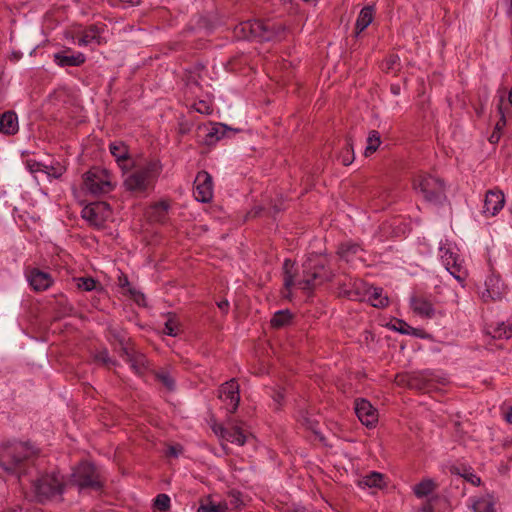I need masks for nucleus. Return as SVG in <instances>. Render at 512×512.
Listing matches in <instances>:
<instances>
[{
  "mask_svg": "<svg viewBox=\"0 0 512 512\" xmlns=\"http://www.w3.org/2000/svg\"><path fill=\"white\" fill-rule=\"evenodd\" d=\"M334 273L328 260L321 255H311L302 264V273L298 278L295 264L290 259L283 263V284L287 292L293 287L304 291H312L326 282L332 281Z\"/></svg>",
  "mask_w": 512,
  "mask_h": 512,
  "instance_id": "obj_1",
  "label": "nucleus"
},
{
  "mask_svg": "<svg viewBox=\"0 0 512 512\" xmlns=\"http://www.w3.org/2000/svg\"><path fill=\"white\" fill-rule=\"evenodd\" d=\"M34 450L27 443L7 442L0 445V468L19 480L32 466Z\"/></svg>",
  "mask_w": 512,
  "mask_h": 512,
  "instance_id": "obj_2",
  "label": "nucleus"
},
{
  "mask_svg": "<svg viewBox=\"0 0 512 512\" xmlns=\"http://www.w3.org/2000/svg\"><path fill=\"white\" fill-rule=\"evenodd\" d=\"M284 32L282 25H275L260 20L244 21L234 28V36L239 40H255L258 42L281 39Z\"/></svg>",
  "mask_w": 512,
  "mask_h": 512,
  "instance_id": "obj_3",
  "label": "nucleus"
},
{
  "mask_svg": "<svg viewBox=\"0 0 512 512\" xmlns=\"http://www.w3.org/2000/svg\"><path fill=\"white\" fill-rule=\"evenodd\" d=\"M162 170L158 160L147 162L144 166L135 169L124 180L125 188L130 192L142 193L155 182Z\"/></svg>",
  "mask_w": 512,
  "mask_h": 512,
  "instance_id": "obj_4",
  "label": "nucleus"
},
{
  "mask_svg": "<svg viewBox=\"0 0 512 512\" xmlns=\"http://www.w3.org/2000/svg\"><path fill=\"white\" fill-rule=\"evenodd\" d=\"M34 492L39 502L62 498L66 488L64 476L59 471L45 473L33 482Z\"/></svg>",
  "mask_w": 512,
  "mask_h": 512,
  "instance_id": "obj_5",
  "label": "nucleus"
},
{
  "mask_svg": "<svg viewBox=\"0 0 512 512\" xmlns=\"http://www.w3.org/2000/svg\"><path fill=\"white\" fill-rule=\"evenodd\" d=\"M70 483L77 486L79 490H100L103 487L96 466L89 461H81L73 468Z\"/></svg>",
  "mask_w": 512,
  "mask_h": 512,
  "instance_id": "obj_6",
  "label": "nucleus"
},
{
  "mask_svg": "<svg viewBox=\"0 0 512 512\" xmlns=\"http://www.w3.org/2000/svg\"><path fill=\"white\" fill-rule=\"evenodd\" d=\"M413 187L427 202L441 204L446 199L444 182L432 175H418L413 181Z\"/></svg>",
  "mask_w": 512,
  "mask_h": 512,
  "instance_id": "obj_7",
  "label": "nucleus"
},
{
  "mask_svg": "<svg viewBox=\"0 0 512 512\" xmlns=\"http://www.w3.org/2000/svg\"><path fill=\"white\" fill-rule=\"evenodd\" d=\"M83 184L85 189L94 196L107 194L113 189L109 174L99 167H93L84 174Z\"/></svg>",
  "mask_w": 512,
  "mask_h": 512,
  "instance_id": "obj_8",
  "label": "nucleus"
},
{
  "mask_svg": "<svg viewBox=\"0 0 512 512\" xmlns=\"http://www.w3.org/2000/svg\"><path fill=\"white\" fill-rule=\"evenodd\" d=\"M218 397L224 403L225 409L229 414L236 412L239 402V384L235 379H231L222 384L218 389Z\"/></svg>",
  "mask_w": 512,
  "mask_h": 512,
  "instance_id": "obj_9",
  "label": "nucleus"
},
{
  "mask_svg": "<svg viewBox=\"0 0 512 512\" xmlns=\"http://www.w3.org/2000/svg\"><path fill=\"white\" fill-rule=\"evenodd\" d=\"M110 212L109 204L106 202H94L86 205L82 211L81 216L90 225L95 227H102Z\"/></svg>",
  "mask_w": 512,
  "mask_h": 512,
  "instance_id": "obj_10",
  "label": "nucleus"
},
{
  "mask_svg": "<svg viewBox=\"0 0 512 512\" xmlns=\"http://www.w3.org/2000/svg\"><path fill=\"white\" fill-rule=\"evenodd\" d=\"M194 184L195 199L202 203L210 202L213 197V182L211 175L204 170L198 172Z\"/></svg>",
  "mask_w": 512,
  "mask_h": 512,
  "instance_id": "obj_11",
  "label": "nucleus"
},
{
  "mask_svg": "<svg viewBox=\"0 0 512 512\" xmlns=\"http://www.w3.org/2000/svg\"><path fill=\"white\" fill-rule=\"evenodd\" d=\"M213 432L222 440L243 446L246 442L245 432L238 426L232 425L231 427H224L222 424L212 425Z\"/></svg>",
  "mask_w": 512,
  "mask_h": 512,
  "instance_id": "obj_12",
  "label": "nucleus"
},
{
  "mask_svg": "<svg viewBox=\"0 0 512 512\" xmlns=\"http://www.w3.org/2000/svg\"><path fill=\"white\" fill-rule=\"evenodd\" d=\"M26 278L31 288L36 292H42L52 286L54 280L50 273L39 268H29L26 271Z\"/></svg>",
  "mask_w": 512,
  "mask_h": 512,
  "instance_id": "obj_13",
  "label": "nucleus"
},
{
  "mask_svg": "<svg viewBox=\"0 0 512 512\" xmlns=\"http://www.w3.org/2000/svg\"><path fill=\"white\" fill-rule=\"evenodd\" d=\"M355 413L358 419L367 427H372L378 421V412L372 404L365 399L355 401Z\"/></svg>",
  "mask_w": 512,
  "mask_h": 512,
  "instance_id": "obj_14",
  "label": "nucleus"
},
{
  "mask_svg": "<svg viewBox=\"0 0 512 512\" xmlns=\"http://www.w3.org/2000/svg\"><path fill=\"white\" fill-rule=\"evenodd\" d=\"M104 27L98 25H90L89 27L77 32L74 37V43L79 46L99 45L101 43V33Z\"/></svg>",
  "mask_w": 512,
  "mask_h": 512,
  "instance_id": "obj_15",
  "label": "nucleus"
},
{
  "mask_svg": "<svg viewBox=\"0 0 512 512\" xmlns=\"http://www.w3.org/2000/svg\"><path fill=\"white\" fill-rule=\"evenodd\" d=\"M505 197L500 190L487 191L484 199L483 213L486 216H495L504 206Z\"/></svg>",
  "mask_w": 512,
  "mask_h": 512,
  "instance_id": "obj_16",
  "label": "nucleus"
},
{
  "mask_svg": "<svg viewBox=\"0 0 512 512\" xmlns=\"http://www.w3.org/2000/svg\"><path fill=\"white\" fill-rule=\"evenodd\" d=\"M109 150L122 170H129L133 167V162L129 156V149L123 142H112L109 145Z\"/></svg>",
  "mask_w": 512,
  "mask_h": 512,
  "instance_id": "obj_17",
  "label": "nucleus"
},
{
  "mask_svg": "<svg viewBox=\"0 0 512 512\" xmlns=\"http://www.w3.org/2000/svg\"><path fill=\"white\" fill-rule=\"evenodd\" d=\"M121 356L130 364L136 374L143 375L148 370V359L143 353L130 347L126 353H121Z\"/></svg>",
  "mask_w": 512,
  "mask_h": 512,
  "instance_id": "obj_18",
  "label": "nucleus"
},
{
  "mask_svg": "<svg viewBox=\"0 0 512 512\" xmlns=\"http://www.w3.org/2000/svg\"><path fill=\"white\" fill-rule=\"evenodd\" d=\"M485 334L493 339H509L512 337V321L491 322L486 325Z\"/></svg>",
  "mask_w": 512,
  "mask_h": 512,
  "instance_id": "obj_19",
  "label": "nucleus"
},
{
  "mask_svg": "<svg viewBox=\"0 0 512 512\" xmlns=\"http://www.w3.org/2000/svg\"><path fill=\"white\" fill-rule=\"evenodd\" d=\"M411 307L417 315L423 318H432L435 315L433 304L424 297L414 296L411 298Z\"/></svg>",
  "mask_w": 512,
  "mask_h": 512,
  "instance_id": "obj_20",
  "label": "nucleus"
},
{
  "mask_svg": "<svg viewBox=\"0 0 512 512\" xmlns=\"http://www.w3.org/2000/svg\"><path fill=\"white\" fill-rule=\"evenodd\" d=\"M228 131L239 132V129H232L226 124L217 123L215 124L204 138V143L208 146L215 145L219 140L224 138Z\"/></svg>",
  "mask_w": 512,
  "mask_h": 512,
  "instance_id": "obj_21",
  "label": "nucleus"
},
{
  "mask_svg": "<svg viewBox=\"0 0 512 512\" xmlns=\"http://www.w3.org/2000/svg\"><path fill=\"white\" fill-rule=\"evenodd\" d=\"M18 131V118L16 113L7 111L0 117V132L6 135H13Z\"/></svg>",
  "mask_w": 512,
  "mask_h": 512,
  "instance_id": "obj_22",
  "label": "nucleus"
},
{
  "mask_svg": "<svg viewBox=\"0 0 512 512\" xmlns=\"http://www.w3.org/2000/svg\"><path fill=\"white\" fill-rule=\"evenodd\" d=\"M108 339L117 343L120 347L121 353H126L130 348V339L127 338L126 332L118 327H109L108 328Z\"/></svg>",
  "mask_w": 512,
  "mask_h": 512,
  "instance_id": "obj_23",
  "label": "nucleus"
},
{
  "mask_svg": "<svg viewBox=\"0 0 512 512\" xmlns=\"http://www.w3.org/2000/svg\"><path fill=\"white\" fill-rule=\"evenodd\" d=\"M365 296L370 301L371 305L376 308H384L388 306L389 299L383 295V289L379 287H368L365 291Z\"/></svg>",
  "mask_w": 512,
  "mask_h": 512,
  "instance_id": "obj_24",
  "label": "nucleus"
},
{
  "mask_svg": "<svg viewBox=\"0 0 512 512\" xmlns=\"http://www.w3.org/2000/svg\"><path fill=\"white\" fill-rule=\"evenodd\" d=\"M374 8L373 6H365L361 9L355 24L357 33L364 31L373 21Z\"/></svg>",
  "mask_w": 512,
  "mask_h": 512,
  "instance_id": "obj_25",
  "label": "nucleus"
},
{
  "mask_svg": "<svg viewBox=\"0 0 512 512\" xmlns=\"http://www.w3.org/2000/svg\"><path fill=\"white\" fill-rule=\"evenodd\" d=\"M360 250L361 247L359 244L349 241L340 244L337 253L341 259L348 262L351 260V257L356 255Z\"/></svg>",
  "mask_w": 512,
  "mask_h": 512,
  "instance_id": "obj_26",
  "label": "nucleus"
},
{
  "mask_svg": "<svg viewBox=\"0 0 512 512\" xmlns=\"http://www.w3.org/2000/svg\"><path fill=\"white\" fill-rule=\"evenodd\" d=\"M447 271L459 282L463 283L467 278V270L459 262L458 257L445 266Z\"/></svg>",
  "mask_w": 512,
  "mask_h": 512,
  "instance_id": "obj_27",
  "label": "nucleus"
},
{
  "mask_svg": "<svg viewBox=\"0 0 512 512\" xmlns=\"http://www.w3.org/2000/svg\"><path fill=\"white\" fill-rule=\"evenodd\" d=\"M436 487L437 485L432 479H423L421 482L414 486L413 491L418 498H422L431 494L436 489Z\"/></svg>",
  "mask_w": 512,
  "mask_h": 512,
  "instance_id": "obj_28",
  "label": "nucleus"
},
{
  "mask_svg": "<svg viewBox=\"0 0 512 512\" xmlns=\"http://www.w3.org/2000/svg\"><path fill=\"white\" fill-rule=\"evenodd\" d=\"M499 283H500V280L498 277L489 276L485 280L486 292L483 293V297L485 298L486 294H487V297H489L491 299H496V298L500 297Z\"/></svg>",
  "mask_w": 512,
  "mask_h": 512,
  "instance_id": "obj_29",
  "label": "nucleus"
},
{
  "mask_svg": "<svg viewBox=\"0 0 512 512\" xmlns=\"http://www.w3.org/2000/svg\"><path fill=\"white\" fill-rule=\"evenodd\" d=\"M439 252L442 262L445 266L450 265L451 261L458 257V255L454 252L452 244L447 240L440 243Z\"/></svg>",
  "mask_w": 512,
  "mask_h": 512,
  "instance_id": "obj_30",
  "label": "nucleus"
},
{
  "mask_svg": "<svg viewBox=\"0 0 512 512\" xmlns=\"http://www.w3.org/2000/svg\"><path fill=\"white\" fill-rule=\"evenodd\" d=\"M55 57L60 59L61 64H83L86 61V57L83 53L73 54L70 51L58 53Z\"/></svg>",
  "mask_w": 512,
  "mask_h": 512,
  "instance_id": "obj_31",
  "label": "nucleus"
},
{
  "mask_svg": "<svg viewBox=\"0 0 512 512\" xmlns=\"http://www.w3.org/2000/svg\"><path fill=\"white\" fill-rule=\"evenodd\" d=\"M292 314L289 310L277 311L270 320L271 326L274 328H281L290 323Z\"/></svg>",
  "mask_w": 512,
  "mask_h": 512,
  "instance_id": "obj_32",
  "label": "nucleus"
},
{
  "mask_svg": "<svg viewBox=\"0 0 512 512\" xmlns=\"http://www.w3.org/2000/svg\"><path fill=\"white\" fill-rule=\"evenodd\" d=\"M389 327L404 335H415L418 336V330L416 328L411 327L408 325L404 320L402 319H394L390 324Z\"/></svg>",
  "mask_w": 512,
  "mask_h": 512,
  "instance_id": "obj_33",
  "label": "nucleus"
},
{
  "mask_svg": "<svg viewBox=\"0 0 512 512\" xmlns=\"http://www.w3.org/2000/svg\"><path fill=\"white\" fill-rule=\"evenodd\" d=\"M180 332L179 321L175 314L169 313L164 324V333L169 336H177Z\"/></svg>",
  "mask_w": 512,
  "mask_h": 512,
  "instance_id": "obj_34",
  "label": "nucleus"
},
{
  "mask_svg": "<svg viewBox=\"0 0 512 512\" xmlns=\"http://www.w3.org/2000/svg\"><path fill=\"white\" fill-rule=\"evenodd\" d=\"M381 144L380 134L376 130H372L369 132L367 138V146L365 148V155L369 156L373 154Z\"/></svg>",
  "mask_w": 512,
  "mask_h": 512,
  "instance_id": "obj_35",
  "label": "nucleus"
},
{
  "mask_svg": "<svg viewBox=\"0 0 512 512\" xmlns=\"http://www.w3.org/2000/svg\"><path fill=\"white\" fill-rule=\"evenodd\" d=\"M407 384L411 389L426 390L429 387V380L423 375H412L408 378Z\"/></svg>",
  "mask_w": 512,
  "mask_h": 512,
  "instance_id": "obj_36",
  "label": "nucleus"
},
{
  "mask_svg": "<svg viewBox=\"0 0 512 512\" xmlns=\"http://www.w3.org/2000/svg\"><path fill=\"white\" fill-rule=\"evenodd\" d=\"M474 512H495L494 503L489 498H480L472 505Z\"/></svg>",
  "mask_w": 512,
  "mask_h": 512,
  "instance_id": "obj_37",
  "label": "nucleus"
},
{
  "mask_svg": "<svg viewBox=\"0 0 512 512\" xmlns=\"http://www.w3.org/2000/svg\"><path fill=\"white\" fill-rule=\"evenodd\" d=\"M78 289L83 291H92L97 289L98 281L92 277H79L75 278Z\"/></svg>",
  "mask_w": 512,
  "mask_h": 512,
  "instance_id": "obj_38",
  "label": "nucleus"
},
{
  "mask_svg": "<svg viewBox=\"0 0 512 512\" xmlns=\"http://www.w3.org/2000/svg\"><path fill=\"white\" fill-rule=\"evenodd\" d=\"M341 163L344 166L350 165L354 160V150L350 139L346 141V147L339 156Z\"/></svg>",
  "mask_w": 512,
  "mask_h": 512,
  "instance_id": "obj_39",
  "label": "nucleus"
},
{
  "mask_svg": "<svg viewBox=\"0 0 512 512\" xmlns=\"http://www.w3.org/2000/svg\"><path fill=\"white\" fill-rule=\"evenodd\" d=\"M227 504L226 503H213L208 501L207 503H202L197 512H226Z\"/></svg>",
  "mask_w": 512,
  "mask_h": 512,
  "instance_id": "obj_40",
  "label": "nucleus"
},
{
  "mask_svg": "<svg viewBox=\"0 0 512 512\" xmlns=\"http://www.w3.org/2000/svg\"><path fill=\"white\" fill-rule=\"evenodd\" d=\"M156 379L160 381L168 390H173L175 381L168 371L161 370L155 373Z\"/></svg>",
  "mask_w": 512,
  "mask_h": 512,
  "instance_id": "obj_41",
  "label": "nucleus"
},
{
  "mask_svg": "<svg viewBox=\"0 0 512 512\" xmlns=\"http://www.w3.org/2000/svg\"><path fill=\"white\" fill-rule=\"evenodd\" d=\"M153 213L155 215L156 220L164 221L169 209V204L165 201L159 202L155 204L153 207Z\"/></svg>",
  "mask_w": 512,
  "mask_h": 512,
  "instance_id": "obj_42",
  "label": "nucleus"
},
{
  "mask_svg": "<svg viewBox=\"0 0 512 512\" xmlns=\"http://www.w3.org/2000/svg\"><path fill=\"white\" fill-rule=\"evenodd\" d=\"M363 482L368 487H381L383 484V475L378 472H371L364 477Z\"/></svg>",
  "mask_w": 512,
  "mask_h": 512,
  "instance_id": "obj_43",
  "label": "nucleus"
},
{
  "mask_svg": "<svg viewBox=\"0 0 512 512\" xmlns=\"http://www.w3.org/2000/svg\"><path fill=\"white\" fill-rule=\"evenodd\" d=\"M94 359L95 361L103 364V365H106V366H109V365H115L116 364V361L111 359L110 356H109V352L107 349H103L101 351H98L95 355H94Z\"/></svg>",
  "mask_w": 512,
  "mask_h": 512,
  "instance_id": "obj_44",
  "label": "nucleus"
},
{
  "mask_svg": "<svg viewBox=\"0 0 512 512\" xmlns=\"http://www.w3.org/2000/svg\"><path fill=\"white\" fill-rule=\"evenodd\" d=\"M154 506L160 511H167L170 507V498L167 494H159L154 500Z\"/></svg>",
  "mask_w": 512,
  "mask_h": 512,
  "instance_id": "obj_45",
  "label": "nucleus"
},
{
  "mask_svg": "<svg viewBox=\"0 0 512 512\" xmlns=\"http://www.w3.org/2000/svg\"><path fill=\"white\" fill-rule=\"evenodd\" d=\"M66 91L65 90H56L55 92H53L52 94L49 95V102L52 104V105H59L60 102H64V98L66 97Z\"/></svg>",
  "mask_w": 512,
  "mask_h": 512,
  "instance_id": "obj_46",
  "label": "nucleus"
},
{
  "mask_svg": "<svg viewBox=\"0 0 512 512\" xmlns=\"http://www.w3.org/2000/svg\"><path fill=\"white\" fill-rule=\"evenodd\" d=\"M503 103H504V96H501L500 99H499V103L497 105V110H498V112H499V114L501 116L500 120L496 124V129L497 130L501 129L506 124L505 113H504V110H503Z\"/></svg>",
  "mask_w": 512,
  "mask_h": 512,
  "instance_id": "obj_47",
  "label": "nucleus"
},
{
  "mask_svg": "<svg viewBox=\"0 0 512 512\" xmlns=\"http://www.w3.org/2000/svg\"><path fill=\"white\" fill-rule=\"evenodd\" d=\"M301 423L304 426H306L307 429H309L315 433L317 432L316 429H317L318 422L315 419H312V418L308 417L307 415H303L301 418Z\"/></svg>",
  "mask_w": 512,
  "mask_h": 512,
  "instance_id": "obj_48",
  "label": "nucleus"
},
{
  "mask_svg": "<svg viewBox=\"0 0 512 512\" xmlns=\"http://www.w3.org/2000/svg\"><path fill=\"white\" fill-rule=\"evenodd\" d=\"M194 106H195L196 111L201 114H210L211 113V108L205 101H199Z\"/></svg>",
  "mask_w": 512,
  "mask_h": 512,
  "instance_id": "obj_49",
  "label": "nucleus"
},
{
  "mask_svg": "<svg viewBox=\"0 0 512 512\" xmlns=\"http://www.w3.org/2000/svg\"><path fill=\"white\" fill-rule=\"evenodd\" d=\"M181 453H182L181 446H170L168 449L167 455L172 456V457H177Z\"/></svg>",
  "mask_w": 512,
  "mask_h": 512,
  "instance_id": "obj_50",
  "label": "nucleus"
},
{
  "mask_svg": "<svg viewBox=\"0 0 512 512\" xmlns=\"http://www.w3.org/2000/svg\"><path fill=\"white\" fill-rule=\"evenodd\" d=\"M119 286L122 288L129 286V281L126 275L122 274L119 276Z\"/></svg>",
  "mask_w": 512,
  "mask_h": 512,
  "instance_id": "obj_51",
  "label": "nucleus"
},
{
  "mask_svg": "<svg viewBox=\"0 0 512 512\" xmlns=\"http://www.w3.org/2000/svg\"><path fill=\"white\" fill-rule=\"evenodd\" d=\"M239 496H240V494H239V493H237V495H236V494H232L233 500L231 501V503H232L235 507H238V505H239L240 503H242V501H241V499H240V497H239Z\"/></svg>",
  "mask_w": 512,
  "mask_h": 512,
  "instance_id": "obj_52",
  "label": "nucleus"
},
{
  "mask_svg": "<svg viewBox=\"0 0 512 512\" xmlns=\"http://www.w3.org/2000/svg\"><path fill=\"white\" fill-rule=\"evenodd\" d=\"M217 305L222 311H227L229 307V303L227 300L220 301Z\"/></svg>",
  "mask_w": 512,
  "mask_h": 512,
  "instance_id": "obj_53",
  "label": "nucleus"
},
{
  "mask_svg": "<svg viewBox=\"0 0 512 512\" xmlns=\"http://www.w3.org/2000/svg\"><path fill=\"white\" fill-rule=\"evenodd\" d=\"M499 139H500V135L496 131H494L489 138L491 143H496V142H498Z\"/></svg>",
  "mask_w": 512,
  "mask_h": 512,
  "instance_id": "obj_54",
  "label": "nucleus"
},
{
  "mask_svg": "<svg viewBox=\"0 0 512 512\" xmlns=\"http://www.w3.org/2000/svg\"><path fill=\"white\" fill-rule=\"evenodd\" d=\"M274 397V400L280 404V402L283 400L284 398V395L281 393V392H277L275 393V395L273 396Z\"/></svg>",
  "mask_w": 512,
  "mask_h": 512,
  "instance_id": "obj_55",
  "label": "nucleus"
},
{
  "mask_svg": "<svg viewBox=\"0 0 512 512\" xmlns=\"http://www.w3.org/2000/svg\"><path fill=\"white\" fill-rule=\"evenodd\" d=\"M468 480L473 483V484H479L480 483V478L477 477L476 475H473L471 474L470 478H468Z\"/></svg>",
  "mask_w": 512,
  "mask_h": 512,
  "instance_id": "obj_56",
  "label": "nucleus"
},
{
  "mask_svg": "<svg viewBox=\"0 0 512 512\" xmlns=\"http://www.w3.org/2000/svg\"><path fill=\"white\" fill-rule=\"evenodd\" d=\"M121 2L123 3H126L130 6H135V5H138L140 0H120Z\"/></svg>",
  "mask_w": 512,
  "mask_h": 512,
  "instance_id": "obj_57",
  "label": "nucleus"
},
{
  "mask_svg": "<svg viewBox=\"0 0 512 512\" xmlns=\"http://www.w3.org/2000/svg\"><path fill=\"white\" fill-rule=\"evenodd\" d=\"M3 512H28V511H24L22 508L16 507V508H9L7 510H4Z\"/></svg>",
  "mask_w": 512,
  "mask_h": 512,
  "instance_id": "obj_58",
  "label": "nucleus"
},
{
  "mask_svg": "<svg viewBox=\"0 0 512 512\" xmlns=\"http://www.w3.org/2000/svg\"><path fill=\"white\" fill-rule=\"evenodd\" d=\"M20 58H21V53H18V52L12 53V58H11L12 61H18V60H20Z\"/></svg>",
  "mask_w": 512,
  "mask_h": 512,
  "instance_id": "obj_59",
  "label": "nucleus"
},
{
  "mask_svg": "<svg viewBox=\"0 0 512 512\" xmlns=\"http://www.w3.org/2000/svg\"><path fill=\"white\" fill-rule=\"evenodd\" d=\"M506 420L509 422V423H512V407L510 408V410L508 411V413L506 414Z\"/></svg>",
  "mask_w": 512,
  "mask_h": 512,
  "instance_id": "obj_60",
  "label": "nucleus"
},
{
  "mask_svg": "<svg viewBox=\"0 0 512 512\" xmlns=\"http://www.w3.org/2000/svg\"><path fill=\"white\" fill-rule=\"evenodd\" d=\"M32 171H39L40 170V163H35L31 166Z\"/></svg>",
  "mask_w": 512,
  "mask_h": 512,
  "instance_id": "obj_61",
  "label": "nucleus"
},
{
  "mask_svg": "<svg viewBox=\"0 0 512 512\" xmlns=\"http://www.w3.org/2000/svg\"><path fill=\"white\" fill-rule=\"evenodd\" d=\"M508 100H509L510 105L512 106V88L509 91Z\"/></svg>",
  "mask_w": 512,
  "mask_h": 512,
  "instance_id": "obj_62",
  "label": "nucleus"
},
{
  "mask_svg": "<svg viewBox=\"0 0 512 512\" xmlns=\"http://www.w3.org/2000/svg\"><path fill=\"white\" fill-rule=\"evenodd\" d=\"M424 511H425V512H431V511H432V507H431V505H427V506H425V507H424Z\"/></svg>",
  "mask_w": 512,
  "mask_h": 512,
  "instance_id": "obj_63",
  "label": "nucleus"
},
{
  "mask_svg": "<svg viewBox=\"0 0 512 512\" xmlns=\"http://www.w3.org/2000/svg\"><path fill=\"white\" fill-rule=\"evenodd\" d=\"M391 89H392L393 93H395V94H397V93H398V89H395L393 86H392V88H391Z\"/></svg>",
  "mask_w": 512,
  "mask_h": 512,
  "instance_id": "obj_64",
  "label": "nucleus"
}]
</instances>
